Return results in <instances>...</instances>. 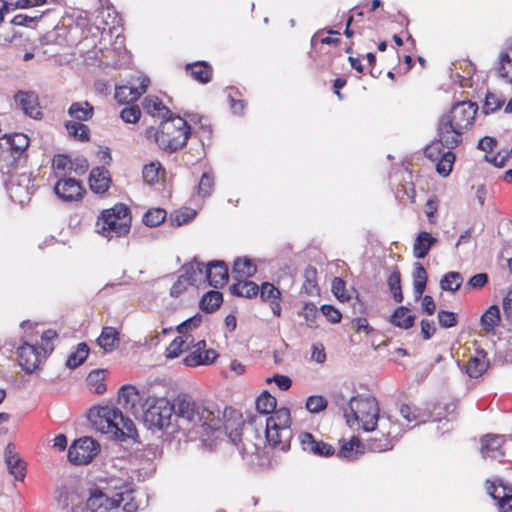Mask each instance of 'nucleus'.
Masks as SVG:
<instances>
[{
    "instance_id": "f257e3e1",
    "label": "nucleus",
    "mask_w": 512,
    "mask_h": 512,
    "mask_svg": "<svg viewBox=\"0 0 512 512\" xmlns=\"http://www.w3.org/2000/svg\"><path fill=\"white\" fill-rule=\"evenodd\" d=\"M174 414L176 425L191 439L202 438L221 426L220 410L212 401H195L188 394H179L172 402L154 399L143 413L150 428L159 430L171 424Z\"/></svg>"
},
{
    "instance_id": "f03ea898",
    "label": "nucleus",
    "mask_w": 512,
    "mask_h": 512,
    "mask_svg": "<svg viewBox=\"0 0 512 512\" xmlns=\"http://www.w3.org/2000/svg\"><path fill=\"white\" fill-rule=\"evenodd\" d=\"M478 105L472 101L455 103L443 114L437 124V137L447 149H454L462 141V135L473 123Z\"/></svg>"
},
{
    "instance_id": "7ed1b4c3",
    "label": "nucleus",
    "mask_w": 512,
    "mask_h": 512,
    "mask_svg": "<svg viewBox=\"0 0 512 512\" xmlns=\"http://www.w3.org/2000/svg\"><path fill=\"white\" fill-rule=\"evenodd\" d=\"M30 139L26 134H5L0 137V172L26 167Z\"/></svg>"
},
{
    "instance_id": "20e7f679",
    "label": "nucleus",
    "mask_w": 512,
    "mask_h": 512,
    "mask_svg": "<svg viewBox=\"0 0 512 512\" xmlns=\"http://www.w3.org/2000/svg\"><path fill=\"white\" fill-rule=\"evenodd\" d=\"M160 149L167 153H175L183 149L191 136V126L182 117L172 112L160 123Z\"/></svg>"
},
{
    "instance_id": "39448f33",
    "label": "nucleus",
    "mask_w": 512,
    "mask_h": 512,
    "mask_svg": "<svg viewBox=\"0 0 512 512\" xmlns=\"http://www.w3.org/2000/svg\"><path fill=\"white\" fill-rule=\"evenodd\" d=\"M351 427L357 422L366 432L375 431L380 418L378 401L372 395L359 394L349 399Z\"/></svg>"
},
{
    "instance_id": "423d86ee",
    "label": "nucleus",
    "mask_w": 512,
    "mask_h": 512,
    "mask_svg": "<svg viewBox=\"0 0 512 512\" xmlns=\"http://www.w3.org/2000/svg\"><path fill=\"white\" fill-rule=\"evenodd\" d=\"M20 169H11L10 172H1L7 175L3 179V184L11 198L15 203L23 205L29 202L31 196L35 192L34 179L30 172H19Z\"/></svg>"
},
{
    "instance_id": "0eeeda50",
    "label": "nucleus",
    "mask_w": 512,
    "mask_h": 512,
    "mask_svg": "<svg viewBox=\"0 0 512 512\" xmlns=\"http://www.w3.org/2000/svg\"><path fill=\"white\" fill-rule=\"evenodd\" d=\"M218 408L220 407L218 406ZM219 410L221 426L205 434L202 438H199L201 441H207L211 438V436H213L215 432L220 431L222 428L224 429L225 434L229 437L231 442L237 446H239L240 442H242L243 431H245V435L250 432V434H252L255 438L260 439V435L258 434V431L254 429L253 424L249 423L248 425H245L241 414H238L236 419H225L226 409L224 411L221 409Z\"/></svg>"
},
{
    "instance_id": "6e6552de",
    "label": "nucleus",
    "mask_w": 512,
    "mask_h": 512,
    "mask_svg": "<svg viewBox=\"0 0 512 512\" xmlns=\"http://www.w3.org/2000/svg\"><path fill=\"white\" fill-rule=\"evenodd\" d=\"M111 486L115 493L110 497V507L116 508L123 504L124 512H136L139 504L135 499L136 486L132 479L130 480H114Z\"/></svg>"
},
{
    "instance_id": "1a4fd4ad",
    "label": "nucleus",
    "mask_w": 512,
    "mask_h": 512,
    "mask_svg": "<svg viewBox=\"0 0 512 512\" xmlns=\"http://www.w3.org/2000/svg\"><path fill=\"white\" fill-rule=\"evenodd\" d=\"M100 445L92 437L84 436L73 441L68 449V461L73 465H86L99 453Z\"/></svg>"
},
{
    "instance_id": "9d476101",
    "label": "nucleus",
    "mask_w": 512,
    "mask_h": 512,
    "mask_svg": "<svg viewBox=\"0 0 512 512\" xmlns=\"http://www.w3.org/2000/svg\"><path fill=\"white\" fill-rule=\"evenodd\" d=\"M117 412V407H93L88 412V419L91 424L101 433H118V435L122 436V432L116 426Z\"/></svg>"
},
{
    "instance_id": "9b49d317",
    "label": "nucleus",
    "mask_w": 512,
    "mask_h": 512,
    "mask_svg": "<svg viewBox=\"0 0 512 512\" xmlns=\"http://www.w3.org/2000/svg\"><path fill=\"white\" fill-rule=\"evenodd\" d=\"M131 229V219L119 221L113 219L108 211H102L96 221V232L111 240L126 236Z\"/></svg>"
},
{
    "instance_id": "f8f14e48",
    "label": "nucleus",
    "mask_w": 512,
    "mask_h": 512,
    "mask_svg": "<svg viewBox=\"0 0 512 512\" xmlns=\"http://www.w3.org/2000/svg\"><path fill=\"white\" fill-rule=\"evenodd\" d=\"M488 495L496 502L500 512H512V485L502 479L486 480Z\"/></svg>"
},
{
    "instance_id": "ddd939ff",
    "label": "nucleus",
    "mask_w": 512,
    "mask_h": 512,
    "mask_svg": "<svg viewBox=\"0 0 512 512\" xmlns=\"http://www.w3.org/2000/svg\"><path fill=\"white\" fill-rule=\"evenodd\" d=\"M53 191L64 202L80 200L86 192L81 182L72 177L58 179L53 187Z\"/></svg>"
},
{
    "instance_id": "4468645a",
    "label": "nucleus",
    "mask_w": 512,
    "mask_h": 512,
    "mask_svg": "<svg viewBox=\"0 0 512 512\" xmlns=\"http://www.w3.org/2000/svg\"><path fill=\"white\" fill-rule=\"evenodd\" d=\"M298 440L303 451L317 457L328 458L336 453V449L331 444L316 439L310 432H301Z\"/></svg>"
},
{
    "instance_id": "2eb2a0df",
    "label": "nucleus",
    "mask_w": 512,
    "mask_h": 512,
    "mask_svg": "<svg viewBox=\"0 0 512 512\" xmlns=\"http://www.w3.org/2000/svg\"><path fill=\"white\" fill-rule=\"evenodd\" d=\"M205 278L213 288L223 287L229 280L228 266L223 260H212L207 263Z\"/></svg>"
},
{
    "instance_id": "dca6fc26",
    "label": "nucleus",
    "mask_w": 512,
    "mask_h": 512,
    "mask_svg": "<svg viewBox=\"0 0 512 512\" xmlns=\"http://www.w3.org/2000/svg\"><path fill=\"white\" fill-rule=\"evenodd\" d=\"M18 364L27 373L31 374L39 365L38 348L27 342H24L18 349Z\"/></svg>"
},
{
    "instance_id": "f3484780",
    "label": "nucleus",
    "mask_w": 512,
    "mask_h": 512,
    "mask_svg": "<svg viewBox=\"0 0 512 512\" xmlns=\"http://www.w3.org/2000/svg\"><path fill=\"white\" fill-rule=\"evenodd\" d=\"M14 100L25 115L33 119H40L42 117V113L39 110L38 97L34 92L19 90L14 95Z\"/></svg>"
},
{
    "instance_id": "a211bd4d",
    "label": "nucleus",
    "mask_w": 512,
    "mask_h": 512,
    "mask_svg": "<svg viewBox=\"0 0 512 512\" xmlns=\"http://www.w3.org/2000/svg\"><path fill=\"white\" fill-rule=\"evenodd\" d=\"M504 436L499 434H486L482 436V458L501 459L505 453L502 449Z\"/></svg>"
},
{
    "instance_id": "6ab92c4d",
    "label": "nucleus",
    "mask_w": 512,
    "mask_h": 512,
    "mask_svg": "<svg viewBox=\"0 0 512 512\" xmlns=\"http://www.w3.org/2000/svg\"><path fill=\"white\" fill-rule=\"evenodd\" d=\"M111 178L105 166L94 167L89 175L90 189L97 194L105 193L110 186Z\"/></svg>"
},
{
    "instance_id": "aec40b11",
    "label": "nucleus",
    "mask_w": 512,
    "mask_h": 512,
    "mask_svg": "<svg viewBox=\"0 0 512 512\" xmlns=\"http://www.w3.org/2000/svg\"><path fill=\"white\" fill-rule=\"evenodd\" d=\"M291 432L289 429H270L266 424L265 439L272 447H279L282 451L286 452L290 449Z\"/></svg>"
},
{
    "instance_id": "412c9836",
    "label": "nucleus",
    "mask_w": 512,
    "mask_h": 512,
    "mask_svg": "<svg viewBox=\"0 0 512 512\" xmlns=\"http://www.w3.org/2000/svg\"><path fill=\"white\" fill-rule=\"evenodd\" d=\"M185 71L189 76L201 84H207L212 80L213 68L206 61L187 63Z\"/></svg>"
},
{
    "instance_id": "4be33fe9",
    "label": "nucleus",
    "mask_w": 512,
    "mask_h": 512,
    "mask_svg": "<svg viewBox=\"0 0 512 512\" xmlns=\"http://www.w3.org/2000/svg\"><path fill=\"white\" fill-rule=\"evenodd\" d=\"M406 306H398L389 317V322L398 328L408 330L415 324L416 316Z\"/></svg>"
},
{
    "instance_id": "5701e85b",
    "label": "nucleus",
    "mask_w": 512,
    "mask_h": 512,
    "mask_svg": "<svg viewBox=\"0 0 512 512\" xmlns=\"http://www.w3.org/2000/svg\"><path fill=\"white\" fill-rule=\"evenodd\" d=\"M339 442L342 443V445L340 446L339 451L335 454L340 459L348 461L355 460L357 459L358 454H361L364 451L362 441L356 436L351 437L348 442L345 440H340Z\"/></svg>"
},
{
    "instance_id": "b1692460",
    "label": "nucleus",
    "mask_w": 512,
    "mask_h": 512,
    "mask_svg": "<svg viewBox=\"0 0 512 512\" xmlns=\"http://www.w3.org/2000/svg\"><path fill=\"white\" fill-rule=\"evenodd\" d=\"M437 242V238L426 231H421L415 238L413 244V255L417 259L425 258L432 246Z\"/></svg>"
},
{
    "instance_id": "393cba45",
    "label": "nucleus",
    "mask_w": 512,
    "mask_h": 512,
    "mask_svg": "<svg viewBox=\"0 0 512 512\" xmlns=\"http://www.w3.org/2000/svg\"><path fill=\"white\" fill-rule=\"evenodd\" d=\"M229 291L233 296L252 299L258 296L259 286L248 278L238 279L230 286Z\"/></svg>"
},
{
    "instance_id": "a878e982",
    "label": "nucleus",
    "mask_w": 512,
    "mask_h": 512,
    "mask_svg": "<svg viewBox=\"0 0 512 512\" xmlns=\"http://www.w3.org/2000/svg\"><path fill=\"white\" fill-rule=\"evenodd\" d=\"M68 115L72 121L83 123L92 119L94 107L88 101L73 102L68 108Z\"/></svg>"
},
{
    "instance_id": "bb28decb",
    "label": "nucleus",
    "mask_w": 512,
    "mask_h": 512,
    "mask_svg": "<svg viewBox=\"0 0 512 512\" xmlns=\"http://www.w3.org/2000/svg\"><path fill=\"white\" fill-rule=\"evenodd\" d=\"M390 431H381V439L371 437L363 443V449L370 452L380 453L391 450L394 446L392 438H390Z\"/></svg>"
},
{
    "instance_id": "cd10ccee",
    "label": "nucleus",
    "mask_w": 512,
    "mask_h": 512,
    "mask_svg": "<svg viewBox=\"0 0 512 512\" xmlns=\"http://www.w3.org/2000/svg\"><path fill=\"white\" fill-rule=\"evenodd\" d=\"M412 277L414 298L419 300L422 298L427 287V272L420 262L414 263Z\"/></svg>"
},
{
    "instance_id": "c85d7f7f",
    "label": "nucleus",
    "mask_w": 512,
    "mask_h": 512,
    "mask_svg": "<svg viewBox=\"0 0 512 512\" xmlns=\"http://www.w3.org/2000/svg\"><path fill=\"white\" fill-rule=\"evenodd\" d=\"M272 414L266 418V424L270 429H289L291 424L290 410L286 407H281L271 412Z\"/></svg>"
},
{
    "instance_id": "c756f323",
    "label": "nucleus",
    "mask_w": 512,
    "mask_h": 512,
    "mask_svg": "<svg viewBox=\"0 0 512 512\" xmlns=\"http://www.w3.org/2000/svg\"><path fill=\"white\" fill-rule=\"evenodd\" d=\"M180 271L182 272L180 274L181 278H183L188 285L193 286L196 285L198 279L203 275L204 264L194 259L182 265Z\"/></svg>"
},
{
    "instance_id": "7c9ffc66",
    "label": "nucleus",
    "mask_w": 512,
    "mask_h": 512,
    "mask_svg": "<svg viewBox=\"0 0 512 512\" xmlns=\"http://www.w3.org/2000/svg\"><path fill=\"white\" fill-rule=\"evenodd\" d=\"M232 272L238 281V279L253 277L257 272V266L248 257H238L233 263Z\"/></svg>"
},
{
    "instance_id": "2f4dec72",
    "label": "nucleus",
    "mask_w": 512,
    "mask_h": 512,
    "mask_svg": "<svg viewBox=\"0 0 512 512\" xmlns=\"http://www.w3.org/2000/svg\"><path fill=\"white\" fill-rule=\"evenodd\" d=\"M116 426L123 434L122 436L118 435V433L112 434L117 440L125 441L126 439H134L135 436H137V430L133 421L129 417L123 415L119 408L117 412Z\"/></svg>"
},
{
    "instance_id": "473e14b6",
    "label": "nucleus",
    "mask_w": 512,
    "mask_h": 512,
    "mask_svg": "<svg viewBox=\"0 0 512 512\" xmlns=\"http://www.w3.org/2000/svg\"><path fill=\"white\" fill-rule=\"evenodd\" d=\"M223 303V294L217 290L206 292L199 301V308L205 313L217 311Z\"/></svg>"
},
{
    "instance_id": "72a5a7b5",
    "label": "nucleus",
    "mask_w": 512,
    "mask_h": 512,
    "mask_svg": "<svg viewBox=\"0 0 512 512\" xmlns=\"http://www.w3.org/2000/svg\"><path fill=\"white\" fill-rule=\"evenodd\" d=\"M119 333L116 328L105 326L102 328L101 334L97 339L98 345L106 352H111L116 349L119 344Z\"/></svg>"
},
{
    "instance_id": "f704fd0d",
    "label": "nucleus",
    "mask_w": 512,
    "mask_h": 512,
    "mask_svg": "<svg viewBox=\"0 0 512 512\" xmlns=\"http://www.w3.org/2000/svg\"><path fill=\"white\" fill-rule=\"evenodd\" d=\"M142 106L143 109L152 116L158 115L162 119L172 116V111L166 107L158 97H145Z\"/></svg>"
},
{
    "instance_id": "c9c22d12",
    "label": "nucleus",
    "mask_w": 512,
    "mask_h": 512,
    "mask_svg": "<svg viewBox=\"0 0 512 512\" xmlns=\"http://www.w3.org/2000/svg\"><path fill=\"white\" fill-rule=\"evenodd\" d=\"M138 396V390L133 385H123L118 391V403L126 410L133 409Z\"/></svg>"
},
{
    "instance_id": "e433bc0d",
    "label": "nucleus",
    "mask_w": 512,
    "mask_h": 512,
    "mask_svg": "<svg viewBox=\"0 0 512 512\" xmlns=\"http://www.w3.org/2000/svg\"><path fill=\"white\" fill-rule=\"evenodd\" d=\"M90 348L85 342L77 344L76 350L67 358L66 366L70 369H76L85 362L89 355Z\"/></svg>"
},
{
    "instance_id": "4c0bfd02",
    "label": "nucleus",
    "mask_w": 512,
    "mask_h": 512,
    "mask_svg": "<svg viewBox=\"0 0 512 512\" xmlns=\"http://www.w3.org/2000/svg\"><path fill=\"white\" fill-rule=\"evenodd\" d=\"M69 136L74 139L87 142L90 140V129L87 125L80 122L66 121L64 124Z\"/></svg>"
},
{
    "instance_id": "58836bf2",
    "label": "nucleus",
    "mask_w": 512,
    "mask_h": 512,
    "mask_svg": "<svg viewBox=\"0 0 512 512\" xmlns=\"http://www.w3.org/2000/svg\"><path fill=\"white\" fill-rule=\"evenodd\" d=\"M304 282L302 285V290L308 295H317L319 294V287L317 284V270L315 267L308 265L303 273Z\"/></svg>"
},
{
    "instance_id": "ea45409f",
    "label": "nucleus",
    "mask_w": 512,
    "mask_h": 512,
    "mask_svg": "<svg viewBox=\"0 0 512 512\" xmlns=\"http://www.w3.org/2000/svg\"><path fill=\"white\" fill-rule=\"evenodd\" d=\"M387 285L395 302L401 303L404 296L401 288V273L397 266H394L392 273L388 276Z\"/></svg>"
},
{
    "instance_id": "a19ab883",
    "label": "nucleus",
    "mask_w": 512,
    "mask_h": 512,
    "mask_svg": "<svg viewBox=\"0 0 512 512\" xmlns=\"http://www.w3.org/2000/svg\"><path fill=\"white\" fill-rule=\"evenodd\" d=\"M186 339L184 336H177L167 347L165 356L168 359H174L180 356L183 352L190 349V341Z\"/></svg>"
},
{
    "instance_id": "79ce46f5",
    "label": "nucleus",
    "mask_w": 512,
    "mask_h": 512,
    "mask_svg": "<svg viewBox=\"0 0 512 512\" xmlns=\"http://www.w3.org/2000/svg\"><path fill=\"white\" fill-rule=\"evenodd\" d=\"M255 405L259 413L267 415L275 410L277 406V400L274 396L265 390L256 398Z\"/></svg>"
},
{
    "instance_id": "37998d69",
    "label": "nucleus",
    "mask_w": 512,
    "mask_h": 512,
    "mask_svg": "<svg viewBox=\"0 0 512 512\" xmlns=\"http://www.w3.org/2000/svg\"><path fill=\"white\" fill-rule=\"evenodd\" d=\"M455 154L452 152V149H448L445 151L442 156L436 160V171L442 177H447L451 171L453 164L455 162Z\"/></svg>"
},
{
    "instance_id": "c03bdc74",
    "label": "nucleus",
    "mask_w": 512,
    "mask_h": 512,
    "mask_svg": "<svg viewBox=\"0 0 512 512\" xmlns=\"http://www.w3.org/2000/svg\"><path fill=\"white\" fill-rule=\"evenodd\" d=\"M202 318V315L197 313L194 316L181 322L176 327V331L186 339H190V343H193V336L189 334V331L198 328L202 323Z\"/></svg>"
},
{
    "instance_id": "a18cd8bd",
    "label": "nucleus",
    "mask_w": 512,
    "mask_h": 512,
    "mask_svg": "<svg viewBox=\"0 0 512 512\" xmlns=\"http://www.w3.org/2000/svg\"><path fill=\"white\" fill-rule=\"evenodd\" d=\"M463 282L461 273L456 271H450L446 273L440 280V288L443 291L455 292L457 291Z\"/></svg>"
},
{
    "instance_id": "49530a36",
    "label": "nucleus",
    "mask_w": 512,
    "mask_h": 512,
    "mask_svg": "<svg viewBox=\"0 0 512 512\" xmlns=\"http://www.w3.org/2000/svg\"><path fill=\"white\" fill-rule=\"evenodd\" d=\"M71 161L72 159L67 154H57L54 156L52 167L58 179L66 177Z\"/></svg>"
},
{
    "instance_id": "de8ad7c7",
    "label": "nucleus",
    "mask_w": 512,
    "mask_h": 512,
    "mask_svg": "<svg viewBox=\"0 0 512 512\" xmlns=\"http://www.w3.org/2000/svg\"><path fill=\"white\" fill-rule=\"evenodd\" d=\"M226 91L232 113L234 115H242L246 107V102L241 98H234V95H240V91L233 86L227 87Z\"/></svg>"
},
{
    "instance_id": "09e8293b",
    "label": "nucleus",
    "mask_w": 512,
    "mask_h": 512,
    "mask_svg": "<svg viewBox=\"0 0 512 512\" xmlns=\"http://www.w3.org/2000/svg\"><path fill=\"white\" fill-rule=\"evenodd\" d=\"M195 216L196 211L194 209L185 207L180 210L174 211L170 215V222L173 226L179 227L193 220Z\"/></svg>"
},
{
    "instance_id": "8fccbe9b",
    "label": "nucleus",
    "mask_w": 512,
    "mask_h": 512,
    "mask_svg": "<svg viewBox=\"0 0 512 512\" xmlns=\"http://www.w3.org/2000/svg\"><path fill=\"white\" fill-rule=\"evenodd\" d=\"M261 301L263 302H270L272 300H280L281 299V291L272 283L270 282H263L259 286V293H258Z\"/></svg>"
},
{
    "instance_id": "3c124183",
    "label": "nucleus",
    "mask_w": 512,
    "mask_h": 512,
    "mask_svg": "<svg viewBox=\"0 0 512 512\" xmlns=\"http://www.w3.org/2000/svg\"><path fill=\"white\" fill-rule=\"evenodd\" d=\"M505 102V98L502 95H498L492 92H487L484 104L482 106V112L484 114H490L498 110Z\"/></svg>"
},
{
    "instance_id": "603ef678",
    "label": "nucleus",
    "mask_w": 512,
    "mask_h": 512,
    "mask_svg": "<svg viewBox=\"0 0 512 512\" xmlns=\"http://www.w3.org/2000/svg\"><path fill=\"white\" fill-rule=\"evenodd\" d=\"M166 211L162 208L149 209L143 216V223L148 227H156L166 219Z\"/></svg>"
},
{
    "instance_id": "864d4df0",
    "label": "nucleus",
    "mask_w": 512,
    "mask_h": 512,
    "mask_svg": "<svg viewBox=\"0 0 512 512\" xmlns=\"http://www.w3.org/2000/svg\"><path fill=\"white\" fill-rule=\"evenodd\" d=\"M214 188V177L210 172H204L197 186V193L200 197H209Z\"/></svg>"
},
{
    "instance_id": "5fc2aeb1",
    "label": "nucleus",
    "mask_w": 512,
    "mask_h": 512,
    "mask_svg": "<svg viewBox=\"0 0 512 512\" xmlns=\"http://www.w3.org/2000/svg\"><path fill=\"white\" fill-rule=\"evenodd\" d=\"M328 406V401L321 395H311L307 398L305 407L313 414L320 413L325 410Z\"/></svg>"
},
{
    "instance_id": "6e6d98bb",
    "label": "nucleus",
    "mask_w": 512,
    "mask_h": 512,
    "mask_svg": "<svg viewBox=\"0 0 512 512\" xmlns=\"http://www.w3.org/2000/svg\"><path fill=\"white\" fill-rule=\"evenodd\" d=\"M500 321V310L496 305L491 306L482 314V327L486 330L492 329Z\"/></svg>"
},
{
    "instance_id": "4d7b16f0",
    "label": "nucleus",
    "mask_w": 512,
    "mask_h": 512,
    "mask_svg": "<svg viewBox=\"0 0 512 512\" xmlns=\"http://www.w3.org/2000/svg\"><path fill=\"white\" fill-rule=\"evenodd\" d=\"M8 471L14 476L15 480L23 481L25 478L26 463L20 458H14L10 464H6Z\"/></svg>"
},
{
    "instance_id": "13d9d810",
    "label": "nucleus",
    "mask_w": 512,
    "mask_h": 512,
    "mask_svg": "<svg viewBox=\"0 0 512 512\" xmlns=\"http://www.w3.org/2000/svg\"><path fill=\"white\" fill-rule=\"evenodd\" d=\"M104 211H108L109 215L116 220L125 221L128 219L132 220L130 209L124 203H117L113 207L109 209H105Z\"/></svg>"
},
{
    "instance_id": "bf43d9fd",
    "label": "nucleus",
    "mask_w": 512,
    "mask_h": 512,
    "mask_svg": "<svg viewBox=\"0 0 512 512\" xmlns=\"http://www.w3.org/2000/svg\"><path fill=\"white\" fill-rule=\"evenodd\" d=\"M332 292L341 302L350 300L351 296L346 292V281L340 277H335L332 281Z\"/></svg>"
},
{
    "instance_id": "052dcab7",
    "label": "nucleus",
    "mask_w": 512,
    "mask_h": 512,
    "mask_svg": "<svg viewBox=\"0 0 512 512\" xmlns=\"http://www.w3.org/2000/svg\"><path fill=\"white\" fill-rule=\"evenodd\" d=\"M476 355L471 357L467 364L462 367V370L471 377V378H479L480 377V349L476 348Z\"/></svg>"
},
{
    "instance_id": "680f3d73",
    "label": "nucleus",
    "mask_w": 512,
    "mask_h": 512,
    "mask_svg": "<svg viewBox=\"0 0 512 512\" xmlns=\"http://www.w3.org/2000/svg\"><path fill=\"white\" fill-rule=\"evenodd\" d=\"M141 116V110L138 105L132 104L122 109L120 118L125 123H136Z\"/></svg>"
},
{
    "instance_id": "e2e57ef3",
    "label": "nucleus",
    "mask_w": 512,
    "mask_h": 512,
    "mask_svg": "<svg viewBox=\"0 0 512 512\" xmlns=\"http://www.w3.org/2000/svg\"><path fill=\"white\" fill-rule=\"evenodd\" d=\"M161 168L162 166L159 162L146 164L142 171L143 179L149 184H154L158 181L159 170Z\"/></svg>"
},
{
    "instance_id": "0e129e2a",
    "label": "nucleus",
    "mask_w": 512,
    "mask_h": 512,
    "mask_svg": "<svg viewBox=\"0 0 512 512\" xmlns=\"http://www.w3.org/2000/svg\"><path fill=\"white\" fill-rule=\"evenodd\" d=\"M438 323L442 328H451L457 325L458 315L452 311L440 310L438 312Z\"/></svg>"
},
{
    "instance_id": "69168bd1",
    "label": "nucleus",
    "mask_w": 512,
    "mask_h": 512,
    "mask_svg": "<svg viewBox=\"0 0 512 512\" xmlns=\"http://www.w3.org/2000/svg\"><path fill=\"white\" fill-rule=\"evenodd\" d=\"M207 362V356H203V352H198L195 350L182 359V363L187 367L207 365Z\"/></svg>"
},
{
    "instance_id": "338daca9",
    "label": "nucleus",
    "mask_w": 512,
    "mask_h": 512,
    "mask_svg": "<svg viewBox=\"0 0 512 512\" xmlns=\"http://www.w3.org/2000/svg\"><path fill=\"white\" fill-rule=\"evenodd\" d=\"M110 497H107L101 490H91L90 497L87 500V507L89 509L99 508L103 505V500L109 501Z\"/></svg>"
},
{
    "instance_id": "774afa93",
    "label": "nucleus",
    "mask_w": 512,
    "mask_h": 512,
    "mask_svg": "<svg viewBox=\"0 0 512 512\" xmlns=\"http://www.w3.org/2000/svg\"><path fill=\"white\" fill-rule=\"evenodd\" d=\"M320 311L327 318V320L333 324L339 323L342 319L341 312L333 305L324 304L320 307Z\"/></svg>"
}]
</instances>
